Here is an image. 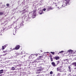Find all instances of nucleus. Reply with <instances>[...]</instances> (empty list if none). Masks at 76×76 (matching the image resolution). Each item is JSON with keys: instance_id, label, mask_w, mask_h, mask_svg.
<instances>
[{"instance_id": "nucleus-1", "label": "nucleus", "mask_w": 76, "mask_h": 76, "mask_svg": "<svg viewBox=\"0 0 76 76\" xmlns=\"http://www.w3.org/2000/svg\"><path fill=\"white\" fill-rule=\"evenodd\" d=\"M57 72H63L61 66H60L59 67L57 68Z\"/></svg>"}, {"instance_id": "nucleus-2", "label": "nucleus", "mask_w": 76, "mask_h": 76, "mask_svg": "<svg viewBox=\"0 0 76 76\" xmlns=\"http://www.w3.org/2000/svg\"><path fill=\"white\" fill-rule=\"evenodd\" d=\"M36 11H37V10H35L33 11V13L31 17L32 18H35V16H36V14L35 13L36 12Z\"/></svg>"}, {"instance_id": "nucleus-3", "label": "nucleus", "mask_w": 76, "mask_h": 76, "mask_svg": "<svg viewBox=\"0 0 76 76\" xmlns=\"http://www.w3.org/2000/svg\"><path fill=\"white\" fill-rule=\"evenodd\" d=\"M68 52L69 53V55H70V56H73V51L72 50H68Z\"/></svg>"}, {"instance_id": "nucleus-4", "label": "nucleus", "mask_w": 76, "mask_h": 76, "mask_svg": "<svg viewBox=\"0 0 76 76\" xmlns=\"http://www.w3.org/2000/svg\"><path fill=\"white\" fill-rule=\"evenodd\" d=\"M20 48V45H17L15 48H13L12 49V50H18V49H19V48Z\"/></svg>"}, {"instance_id": "nucleus-5", "label": "nucleus", "mask_w": 76, "mask_h": 76, "mask_svg": "<svg viewBox=\"0 0 76 76\" xmlns=\"http://www.w3.org/2000/svg\"><path fill=\"white\" fill-rule=\"evenodd\" d=\"M51 64L53 67H56L57 66L56 64L54 62H51Z\"/></svg>"}, {"instance_id": "nucleus-6", "label": "nucleus", "mask_w": 76, "mask_h": 76, "mask_svg": "<svg viewBox=\"0 0 76 76\" xmlns=\"http://www.w3.org/2000/svg\"><path fill=\"white\" fill-rule=\"evenodd\" d=\"M48 10H52L53 9V8H52L51 7V6H48Z\"/></svg>"}, {"instance_id": "nucleus-7", "label": "nucleus", "mask_w": 76, "mask_h": 76, "mask_svg": "<svg viewBox=\"0 0 76 76\" xmlns=\"http://www.w3.org/2000/svg\"><path fill=\"white\" fill-rule=\"evenodd\" d=\"M39 15H42V14H43V13H44L43 12V11L42 10H39Z\"/></svg>"}, {"instance_id": "nucleus-8", "label": "nucleus", "mask_w": 76, "mask_h": 76, "mask_svg": "<svg viewBox=\"0 0 76 76\" xmlns=\"http://www.w3.org/2000/svg\"><path fill=\"white\" fill-rule=\"evenodd\" d=\"M54 58V59H56V60H58V59L60 58V57H59V56H56L54 58Z\"/></svg>"}, {"instance_id": "nucleus-9", "label": "nucleus", "mask_w": 76, "mask_h": 76, "mask_svg": "<svg viewBox=\"0 0 76 76\" xmlns=\"http://www.w3.org/2000/svg\"><path fill=\"white\" fill-rule=\"evenodd\" d=\"M71 0H66V2H65L66 4H69V3H70V1Z\"/></svg>"}, {"instance_id": "nucleus-10", "label": "nucleus", "mask_w": 76, "mask_h": 76, "mask_svg": "<svg viewBox=\"0 0 76 76\" xmlns=\"http://www.w3.org/2000/svg\"><path fill=\"white\" fill-rule=\"evenodd\" d=\"M56 66H57L58 64H60V61H56Z\"/></svg>"}, {"instance_id": "nucleus-11", "label": "nucleus", "mask_w": 76, "mask_h": 76, "mask_svg": "<svg viewBox=\"0 0 76 76\" xmlns=\"http://www.w3.org/2000/svg\"><path fill=\"white\" fill-rule=\"evenodd\" d=\"M6 46L5 45L2 46V50H4V49L5 48H6Z\"/></svg>"}, {"instance_id": "nucleus-12", "label": "nucleus", "mask_w": 76, "mask_h": 76, "mask_svg": "<svg viewBox=\"0 0 76 76\" xmlns=\"http://www.w3.org/2000/svg\"><path fill=\"white\" fill-rule=\"evenodd\" d=\"M50 60H51V61H53V58L52 57V56H50Z\"/></svg>"}, {"instance_id": "nucleus-13", "label": "nucleus", "mask_w": 76, "mask_h": 76, "mask_svg": "<svg viewBox=\"0 0 76 76\" xmlns=\"http://www.w3.org/2000/svg\"><path fill=\"white\" fill-rule=\"evenodd\" d=\"M11 69L12 70H15V67H12Z\"/></svg>"}, {"instance_id": "nucleus-14", "label": "nucleus", "mask_w": 76, "mask_h": 76, "mask_svg": "<svg viewBox=\"0 0 76 76\" xmlns=\"http://www.w3.org/2000/svg\"><path fill=\"white\" fill-rule=\"evenodd\" d=\"M4 13L3 12H0V15L1 16V15H3Z\"/></svg>"}, {"instance_id": "nucleus-15", "label": "nucleus", "mask_w": 76, "mask_h": 76, "mask_svg": "<svg viewBox=\"0 0 76 76\" xmlns=\"http://www.w3.org/2000/svg\"><path fill=\"white\" fill-rule=\"evenodd\" d=\"M68 68H69V70H72V68H71L70 66H68Z\"/></svg>"}, {"instance_id": "nucleus-16", "label": "nucleus", "mask_w": 76, "mask_h": 76, "mask_svg": "<svg viewBox=\"0 0 76 76\" xmlns=\"http://www.w3.org/2000/svg\"><path fill=\"white\" fill-rule=\"evenodd\" d=\"M50 53H51V54H54V53H55L54 52H51Z\"/></svg>"}, {"instance_id": "nucleus-17", "label": "nucleus", "mask_w": 76, "mask_h": 76, "mask_svg": "<svg viewBox=\"0 0 76 76\" xmlns=\"http://www.w3.org/2000/svg\"><path fill=\"white\" fill-rule=\"evenodd\" d=\"M42 68H39V71H42Z\"/></svg>"}, {"instance_id": "nucleus-18", "label": "nucleus", "mask_w": 76, "mask_h": 76, "mask_svg": "<svg viewBox=\"0 0 76 76\" xmlns=\"http://www.w3.org/2000/svg\"><path fill=\"white\" fill-rule=\"evenodd\" d=\"M63 51H61L59 52L58 53V54H60V53H63Z\"/></svg>"}, {"instance_id": "nucleus-19", "label": "nucleus", "mask_w": 76, "mask_h": 76, "mask_svg": "<svg viewBox=\"0 0 76 76\" xmlns=\"http://www.w3.org/2000/svg\"><path fill=\"white\" fill-rule=\"evenodd\" d=\"M53 74V71H51L50 72V75H52Z\"/></svg>"}, {"instance_id": "nucleus-20", "label": "nucleus", "mask_w": 76, "mask_h": 76, "mask_svg": "<svg viewBox=\"0 0 76 76\" xmlns=\"http://www.w3.org/2000/svg\"><path fill=\"white\" fill-rule=\"evenodd\" d=\"M72 74L70 73V74H68V76H72Z\"/></svg>"}, {"instance_id": "nucleus-21", "label": "nucleus", "mask_w": 76, "mask_h": 76, "mask_svg": "<svg viewBox=\"0 0 76 76\" xmlns=\"http://www.w3.org/2000/svg\"><path fill=\"white\" fill-rule=\"evenodd\" d=\"M9 4H6V6H9Z\"/></svg>"}, {"instance_id": "nucleus-22", "label": "nucleus", "mask_w": 76, "mask_h": 76, "mask_svg": "<svg viewBox=\"0 0 76 76\" xmlns=\"http://www.w3.org/2000/svg\"><path fill=\"white\" fill-rule=\"evenodd\" d=\"M41 57H42V56H40L39 57V58H41Z\"/></svg>"}, {"instance_id": "nucleus-23", "label": "nucleus", "mask_w": 76, "mask_h": 76, "mask_svg": "<svg viewBox=\"0 0 76 76\" xmlns=\"http://www.w3.org/2000/svg\"><path fill=\"white\" fill-rule=\"evenodd\" d=\"M43 11H45L46 10V9L44 8L43 10Z\"/></svg>"}, {"instance_id": "nucleus-24", "label": "nucleus", "mask_w": 76, "mask_h": 76, "mask_svg": "<svg viewBox=\"0 0 76 76\" xmlns=\"http://www.w3.org/2000/svg\"><path fill=\"white\" fill-rule=\"evenodd\" d=\"M58 76H60V73H58Z\"/></svg>"}, {"instance_id": "nucleus-25", "label": "nucleus", "mask_w": 76, "mask_h": 76, "mask_svg": "<svg viewBox=\"0 0 76 76\" xmlns=\"http://www.w3.org/2000/svg\"><path fill=\"white\" fill-rule=\"evenodd\" d=\"M0 72H3V69H1L0 70Z\"/></svg>"}, {"instance_id": "nucleus-26", "label": "nucleus", "mask_w": 76, "mask_h": 76, "mask_svg": "<svg viewBox=\"0 0 76 76\" xmlns=\"http://www.w3.org/2000/svg\"><path fill=\"white\" fill-rule=\"evenodd\" d=\"M17 55V56H18V55H19V53H16Z\"/></svg>"}, {"instance_id": "nucleus-27", "label": "nucleus", "mask_w": 76, "mask_h": 76, "mask_svg": "<svg viewBox=\"0 0 76 76\" xmlns=\"http://www.w3.org/2000/svg\"><path fill=\"white\" fill-rule=\"evenodd\" d=\"M67 59H65V60H64V61H67Z\"/></svg>"}, {"instance_id": "nucleus-28", "label": "nucleus", "mask_w": 76, "mask_h": 76, "mask_svg": "<svg viewBox=\"0 0 76 76\" xmlns=\"http://www.w3.org/2000/svg\"><path fill=\"white\" fill-rule=\"evenodd\" d=\"M35 56H36V57H37V56H38V54H35Z\"/></svg>"}, {"instance_id": "nucleus-29", "label": "nucleus", "mask_w": 76, "mask_h": 76, "mask_svg": "<svg viewBox=\"0 0 76 76\" xmlns=\"http://www.w3.org/2000/svg\"><path fill=\"white\" fill-rule=\"evenodd\" d=\"M67 0H63V1H66Z\"/></svg>"}, {"instance_id": "nucleus-30", "label": "nucleus", "mask_w": 76, "mask_h": 76, "mask_svg": "<svg viewBox=\"0 0 76 76\" xmlns=\"http://www.w3.org/2000/svg\"><path fill=\"white\" fill-rule=\"evenodd\" d=\"M1 73H3V72H0V74H1Z\"/></svg>"}, {"instance_id": "nucleus-31", "label": "nucleus", "mask_w": 76, "mask_h": 76, "mask_svg": "<svg viewBox=\"0 0 76 76\" xmlns=\"http://www.w3.org/2000/svg\"><path fill=\"white\" fill-rule=\"evenodd\" d=\"M56 6V7H57V5H56L55 7Z\"/></svg>"}, {"instance_id": "nucleus-32", "label": "nucleus", "mask_w": 76, "mask_h": 76, "mask_svg": "<svg viewBox=\"0 0 76 76\" xmlns=\"http://www.w3.org/2000/svg\"><path fill=\"white\" fill-rule=\"evenodd\" d=\"M74 69H75V70H76V67L75 68H74Z\"/></svg>"}, {"instance_id": "nucleus-33", "label": "nucleus", "mask_w": 76, "mask_h": 76, "mask_svg": "<svg viewBox=\"0 0 76 76\" xmlns=\"http://www.w3.org/2000/svg\"><path fill=\"white\" fill-rule=\"evenodd\" d=\"M69 72H71V70H69Z\"/></svg>"}, {"instance_id": "nucleus-34", "label": "nucleus", "mask_w": 76, "mask_h": 76, "mask_svg": "<svg viewBox=\"0 0 76 76\" xmlns=\"http://www.w3.org/2000/svg\"><path fill=\"white\" fill-rule=\"evenodd\" d=\"M1 75H0V76H1Z\"/></svg>"}, {"instance_id": "nucleus-35", "label": "nucleus", "mask_w": 76, "mask_h": 76, "mask_svg": "<svg viewBox=\"0 0 76 76\" xmlns=\"http://www.w3.org/2000/svg\"><path fill=\"white\" fill-rule=\"evenodd\" d=\"M12 48L11 49V50H12Z\"/></svg>"}, {"instance_id": "nucleus-36", "label": "nucleus", "mask_w": 76, "mask_h": 76, "mask_svg": "<svg viewBox=\"0 0 76 76\" xmlns=\"http://www.w3.org/2000/svg\"><path fill=\"white\" fill-rule=\"evenodd\" d=\"M58 9L59 7H58Z\"/></svg>"}, {"instance_id": "nucleus-37", "label": "nucleus", "mask_w": 76, "mask_h": 76, "mask_svg": "<svg viewBox=\"0 0 76 76\" xmlns=\"http://www.w3.org/2000/svg\"><path fill=\"white\" fill-rule=\"evenodd\" d=\"M29 19H30V18H29Z\"/></svg>"}, {"instance_id": "nucleus-38", "label": "nucleus", "mask_w": 76, "mask_h": 76, "mask_svg": "<svg viewBox=\"0 0 76 76\" xmlns=\"http://www.w3.org/2000/svg\"><path fill=\"white\" fill-rule=\"evenodd\" d=\"M29 21H31V20H29Z\"/></svg>"}]
</instances>
